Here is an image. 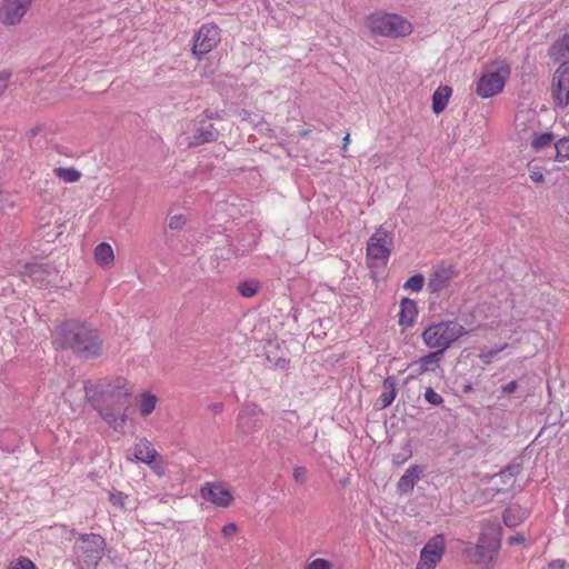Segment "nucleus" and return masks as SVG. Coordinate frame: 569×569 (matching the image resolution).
<instances>
[{
	"label": "nucleus",
	"instance_id": "423d86ee",
	"mask_svg": "<svg viewBox=\"0 0 569 569\" xmlns=\"http://www.w3.org/2000/svg\"><path fill=\"white\" fill-rule=\"evenodd\" d=\"M510 73V66L503 60L487 64L477 82L476 93L482 99L497 96L503 90Z\"/></svg>",
	"mask_w": 569,
	"mask_h": 569
},
{
	"label": "nucleus",
	"instance_id": "f3484780",
	"mask_svg": "<svg viewBox=\"0 0 569 569\" xmlns=\"http://www.w3.org/2000/svg\"><path fill=\"white\" fill-rule=\"evenodd\" d=\"M422 475V467L418 465L410 466L397 483L398 492L401 495L410 493L413 490L415 485L421 479Z\"/></svg>",
	"mask_w": 569,
	"mask_h": 569
},
{
	"label": "nucleus",
	"instance_id": "f257e3e1",
	"mask_svg": "<svg viewBox=\"0 0 569 569\" xmlns=\"http://www.w3.org/2000/svg\"><path fill=\"white\" fill-rule=\"evenodd\" d=\"M126 385L124 378H117L114 381L101 379L97 382H84L86 399L114 431H121L127 421L131 393Z\"/></svg>",
	"mask_w": 569,
	"mask_h": 569
},
{
	"label": "nucleus",
	"instance_id": "5701e85b",
	"mask_svg": "<svg viewBox=\"0 0 569 569\" xmlns=\"http://www.w3.org/2000/svg\"><path fill=\"white\" fill-rule=\"evenodd\" d=\"M451 93L452 89L449 86H440L436 89L432 94V111L436 114L441 113L446 109Z\"/></svg>",
	"mask_w": 569,
	"mask_h": 569
},
{
	"label": "nucleus",
	"instance_id": "0eeeda50",
	"mask_svg": "<svg viewBox=\"0 0 569 569\" xmlns=\"http://www.w3.org/2000/svg\"><path fill=\"white\" fill-rule=\"evenodd\" d=\"M367 27L377 36L399 38L411 33L409 21L393 13H372L368 17Z\"/></svg>",
	"mask_w": 569,
	"mask_h": 569
},
{
	"label": "nucleus",
	"instance_id": "412c9836",
	"mask_svg": "<svg viewBox=\"0 0 569 569\" xmlns=\"http://www.w3.org/2000/svg\"><path fill=\"white\" fill-rule=\"evenodd\" d=\"M417 313L416 301L409 298H402L400 302L399 323L407 327L412 326Z\"/></svg>",
	"mask_w": 569,
	"mask_h": 569
},
{
	"label": "nucleus",
	"instance_id": "39448f33",
	"mask_svg": "<svg viewBox=\"0 0 569 569\" xmlns=\"http://www.w3.org/2000/svg\"><path fill=\"white\" fill-rule=\"evenodd\" d=\"M466 328L457 321H440L428 326L422 332V340L430 349L443 352L459 338L467 335Z\"/></svg>",
	"mask_w": 569,
	"mask_h": 569
},
{
	"label": "nucleus",
	"instance_id": "c03bdc74",
	"mask_svg": "<svg viewBox=\"0 0 569 569\" xmlns=\"http://www.w3.org/2000/svg\"><path fill=\"white\" fill-rule=\"evenodd\" d=\"M566 567V561L562 559H556L548 563L547 569H563Z\"/></svg>",
	"mask_w": 569,
	"mask_h": 569
},
{
	"label": "nucleus",
	"instance_id": "c85d7f7f",
	"mask_svg": "<svg viewBox=\"0 0 569 569\" xmlns=\"http://www.w3.org/2000/svg\"><path fill=\"white\" fill-rule=\"evenodd\" d=\"M53 172L58 178L68 183L77 182L81 178V172L74 168L59 167Z\"/></svg>",
	"mask_w": 569,
	"mask_h": 569
},
{
	"label": "nucleus",
	"instance_id": "bb28decb",
	"mask_svg": "<svg viewBox=\"0 0 569 569\" xmlns=\"http://www.w3.org/2000/svg\"><path fill=\"white\" fill-rule=\"evenodd\" d=\"M113 250L107 242L99 243L94 249V259L101 267H106L113 261Z\"/></svg>",
	"mask_w": 569,
	"mask_h": 569
},
{
	"label": "nucleus",
	"instance_id": "a18cd8bd",
	"mask_svg": "<svg viewBox=\"0 0 569 569\" xmlns=\"http://www.w3.org/2000/svg\"><path fill=\"white\" fill-rule=\"evenodd\" d=\"M518 388L517 381H510L506 386L502 387L503 395H510Z\"/></svg>",
	"mask_w": 569,
	"mask_h": 569
},
{
	"label": "nucleus",
	"instance_id": "a211bd4d",
	"mask_svg": "<svg viewBox=\"0 0 569 569\" xmlns=\"http://www.w3.org/2000/svg\"><path fill=\"white\" fill-rule=\"evenodd\" d=\"M397 396V379L392 376H388L382 382V392L379 396L376 407L378 409H385L389 407Z\"/></svg>",
	"mask_w": 569,
	"mask_h": 569
},
{
	"label": "nucleus",
	"instance_id": "dca6fc26",
	"mask_svg": "<svg viewBox=\"0 0 569 569\" xmlns=\"http://www.w3.org/2000/svg\"><path fill=\"white\" fill-rule=\"evenodd\" d=\"M456 274L455 267L451 264L437 266L429 279L428 289L436 293L445 289Z\"/></svg>",
	"mask_w": 569,
	"mask_h": 569
},
{
	"label": "nucleus",
	"instance_id": "473e14b6",
	"mask_svg": "<svg viewBox=\"0 0 569 569\" xmlns=\"http://www.w3.org/2000/svg\"><path fill=\"white\" fill-rule=\"evenodd\" d=\"M425 278L422 274L417 273L410 277L403 284L405 289H409L412 291H420L423 288Z\"/></svg>",
	"mask_w": 569,
	"mask_h": 569
},
{
	"label": "nucleus",
	"instance_id": "7c9ffc66",
	"mask_svg": "<svg viewBox=\"0 0 569 569\" xmlns=\"http://www.w3.org/2000/svg\"><path fill=\"white\" fill-rule=\"evenodd\" d=\"M556 148V159L558 161H563L566 159H569V137H563L559 139L555 143Z\"/></svg>",
	"mask_w": 569,
	"mask_h": 569
},
{
	"label": "nucleus",
	"instance_id": "3c124183",
	"mask_svg": "<svg viewBox=\"0 0 569 569\" xmlns=\"http://www.w3.org/2000/svg\"><path fill=\"white\" fill-rule=\"evenodd\" d=\"M349 140H350V136L346 134V137L343 138V144H342V148H341L343 151L347 149Z\"/></svg>",
	"mask_w": 569,
	"mask_h": 569
},
{
	"label": "nucleus",
	"instance_id": "20e7f679",
	"mask_svg": "<svg viewBox=\"0 0 569 569\" xmlns=\"http://www.w3.org/2000/svg\"><path fill=\"white\" fill-rule=\"evenodd\" d=\"M106 546V539L99 533H78L72 547L73 563L79 569H97Z\"/></svg>",
	"mask_w": 569,
	"mask_h": 569
},
{
	"label": "nucleus",
	"instance_id": "4468645a",
	"mask_svg": "<svg viewBox=\"0 0 569 569\" xmlns=\"http://www.w3.org/2000/svg\"><path fill=\"white\" fill-rule=\"evenodd\" d=\"M200 496L219 508H227L231 505L233 496L221 482H206L200 488Z\"/></svg>",
	"mask_w": 569,
	"mask_h": 569
},
{
	"label": "nucleus",
	"instance_id": "a19ab883",
	"mask_svg": "<svg viewBox=\"0 0 569 569\" xmlns=\"http://www.w3.org/2000/svg\"><path fill=\"white\" fill-rule=\"evenodd\" d=\"M11 73L8 71L0 72V96L4 93L9 86Z\"/></svg>",
	"mask_w": 569,
	"mask_h": 569
},
{
	"label": "nucleus",
	"instance_id": "ddd939ff",
	"mask_svg": "<svg viewBox=\"0 0 569 569\" xmlns=\"http://www.w3.org/2000/svg\"><path fill=\"white\" fill-rule=\"evenodd\" d=\"M33 0H3L0 9V21L7 26H16L24 17Z\"/></svg>",
	"mask_w": 569,
	"mask_h": 569
},
{
	"label": "nucleus",
	"instance_id": "e433bc0d",
	"mask_svg": "<svg viewBox=\"0 0 569 569\" xmlns=\"http://www.w3.org/2000/svg\"><path fill=\"white\" fill-rule=\"evenodd\" d=\"M425 399L433 406H440L443 403V398L430 387L425 391Z\"/></svg>",
	"mask_w": 569,
	"mask_h": 569
},
{
	"label": "nucleus",
	"instance_id": "49530a36",
	"mask_svg": "<svg viewBox=\"0 0 569 569\" xmlns=\"http://www.w3.org/2000/svg\"><path fill=\"white\" fill-rule=\"evenodd\" d=\"M530 179L533 182L540 183L543 181V173L539 170H533L530 172Z\"/></svg>",
	"mask_w": 569,
	"mask_h": 569
},
{
	"label": "nucleus",
	"instance_id": "1a4fd4ad",
	"mask_svg": "<svg viewBox=\"0 0 569 569\" xmlns=\"http://www.w3.org/2000/svg\"><path fill=\"white\" fill-rule=\"evenodd\" d=\"M446 550V539L442 533L431 537L420 551L416 569H435L441 561Z\"/></svg>",
	"mask_w": 569,
	"mask_h": 569
},
{
	"label": "nucleus",
	"instance_id": "603ef678",
	"mask_svg": "<svg viewBox=\"0 0 569 569\" xmlns=\"http://www.w3.org/2000/svg\"><path fill=\"white\" fill-rule=\"evenodd\" d=\"M221 409H222V405L221 403L212 405V410L213 411L219 412V411H221Z\"/></svg>",
	"mask_w": 569,
	"mask_h": 569
},
{
	"label": "nucleus",
	"instance_id": "6ab92c4d",
	"mask_svg": "<svg viewBox=\"0 0 569 569\" xmlns=\"http://www.w3.org/2000/svg\"><path fill=\"white\" fill-rule=\"evenodd\" d=\"M133 457L136 461L150 466L158 457V452L148 440H141L133 447Z\"/></svg>",
	"mask_w": 569,
	"mask_h": 569
},
{
	"label": "nucleus",
	"instance_id": "aec40b11",
	"mask_svg": "<svg viewBox=\"0 0 569 569\" xmlns=\"http://www.w3.org/2000/svg\"><path fill=\"white\" fill-rule=\"evenodd\" d=\"M218 131L212 124L198 128L190 138L189 147H198L204 143L213 142L218 139Z\"/></svg>",
	"mask_w": 569,
	"mask_h": 569
},
{
	"label": "nucleus",
	"instance_id": "8fccbe9b",
	"mask_svg": "<svg viewBox=\"0 0 569 569\" xmlns=\"http://www.w3.org/2000/svg\"><path fill=\"white\" fill-rule=\"evenodd\" d=\"M204 116H206L208 119L218 118V113H217V112L209 111V110H206V111H204Z\"/></svg>",
	"mask_w": 569,
	"mask_h": 569
},
{
	"label": "nucleus",
	"instance_id": "37998d69",
	"mask_svg": "<svg viewBox=\"0 0 569 569\" xmlns=\"http://www.w3.org/2000/svg\"><path fill=\"white\" fill-rule=\"evenodd\" d=\"M410 457H411V449H410V442L408 441L406 443V455L402 458L398 457V456H395L393 457V462L395 463H402V462H405Z\"/></svg>",
	"mask_w": 569,
	"mask_h": 569
},
{
	"label": "nucleus",
	"instance_id": "79ce46f5",
	"mask_svg": "<svg viewBox=\"0 0 569 569\" xmlns=\"http://www.w3.org/2000/svg\"><path fill=\"white\" fill-rule=\"evenodd\" d=\"M221 532L224 538H231L237 532V526L234 523H227L222 527Z\"/></svg>",
	"mask_w": 569,
	"mask_h": 569
},
{
	"label": "nucleus",
	"instance_id": "b1692460",
	"mask_svg": "<svg viewBox=\"0 0 569 569\" xmlns=\"http://www.w3.org/2000/svg\"><path fill=\"white\" fill-rule=\"evenodd\" d=\"M527 517L528 511L517 506L505 509L502 515L503 523L509 528L519 526Z\"/></svg>",
	"mask_w": 569,
	"mask_h": 569
},
{
	"label": "nucleus",
	"instance_id": "f03ea898",
	"mask_svg": "<svg viewBox=\"0 0 569 569\" xmlns=\"http://www.w3.org/2000/svg\"><path fill=\"white\" fill-rule=\"evenodd\" d=\"M53 343L58 349L70 350L86 360L100 357L103 347L99 331L91 325L77 320H69L57 327Z\"/></svg>",
	"mask_w": 569,
	"mask_h": 569
},
{
	"label": "nucleus",
	"instance_id": "2eb2a0df",
	"mask_svg": "<svg viewBox=\"0 0 569 569\" xmlns=\"http://www.w3.org/2000/svg\"><path fill=\"white\" fill-rule=\"evenodd\" d=\"M441 359V351H432L419 358L418 360L412 361L408 366L410 372L407 377V380H415L426 372L436 371Z\"/></svg>",
	"mask_w": 569,
	"mask_h": 569
},
{
	"label": "nucleus",
	"instance_id": "4c0bfd02",
	"mask_svg": "<svg viewBox=\"0 0 569 569\" xmlns=\"http://www.w3.org/2000/svg\"><path fill=\"white\" fill-rule=\"evenodd\" d=\"M9 569H37L36 565L27 557H20L16 562H12Z\"/></svg>",
	"mask_w": 569,
	"mask_h": 569
},
{
	"label": "nucleus",
	"instance_id": "f704fd0d",
	"mask_svg": "<svg viewBox=\"0 0 569 569\" xmlns=\"http://www.w3.org/2000/svg\"><path fill=\"white\" fill-rule=\"evenodd\" d=\"M507 343L496 348V349H492V350H488V351H481L480 355H479V358L481 359V361L486 365H489L492 362V360L495 359V357L501 352L502 350H505L507 348Z\"/></svg>",
	"mask_w": 569,
	"mask_h": 569
},
{
	"label": "nucleus",
	"instance_id": "4be33fe9",
	"mask_svg": "<svg viewBox=\"0 0 569 569\" xmlns=\"http://www.w3.org/2000/svg\"><path fill=\"white\" fill-rule=\"evenodd\" d=\"M22 274L29 277L34 282L43 283L49 281L50 270L48 266L41 263H27L23 267Z\"/></svg>",
	"mask_w": 569,
	"mask_h": 569
},
{
	"label": "nucleus",
	"instance_id": "f8f14e48",
	"mask_svg": "<svg viewBox=\"0 0 569 569\" xmlns=\"http://www.w3.org/2000/svg\"><path fill=\"white\" fill-rule=\"evenodd\" d=\"M262 410L256 403L243 406L237 418V429L242 435H250L261 428Z\"/></svg>",
	"mask_w": 569,
	"mask_h": 569
},
{
	"label": "nucleus",
	"instance_id": "864d4df0",
	"mask_svg": "<svg viewBox=\"0 0 569 569\" xmlns=\"http://www.w3.org/2000/svg\"><path fill=\"white\" fill-rule=\"evenodd\" d=\"M471 390H472L471 385H466V386L463 387V392H465V393H468V392H470Z\"/></svg>",
	"mask_w": 569,
	"mask_h": 569
},
{
	"label": "nucleus",
	"instance_id": "7ed1b4c3",
	"mask_svg": "<svg viewBox=\"0 0 569 569\" xmlns=\"http://www.w3.org/2000/svg\"><path fill=\"white\" fill-rule=\"evenodd\" d=\"M502 528L497 520L482 523L481 532L476 545L468 543L465 553L470 562L481 569H492L501 547Z\"/></svg>",
	"mask_w": 569,
	"mask_h": 569
},
{
	"label": "nucleus",
	"instance_id": "de8ad7c7",
	"mask_svg": "<svg viewBox=\"0 0 569 569\" xmlns=\"http://www.w3.org/2000/svg\"><path fill=\"white\" fill-rule=\"evenodd\" d=\"M522 542H525V536L522 533H518L508 539V543L511 546L522 543Z\"/></svg>",
	"mask_w": 569,
	"mask_h": 569
},
{
	"label": "nucleus",
	"instance_id": "a878e982",
	"mask_svg": "<svg viewBox=\"0 0 569 569\" xmlns=\"http://www.w3.org/2000/svg\"><path fill=\"white\" fill-rule=\"evenodd\" d=\"M520 472V466L519 465H510L506 467L503 470H501L497 477L500 479V481L506 486L502 488H497V492H505L515 483L516 476Z\"/></svg>",
	"mask_w": 569,
	"mask_h": 569
},
{
	"label": "nucleus",
	"instance_id": "9b49d317",
	"mask_svg": "<svg viewBox=\"0 0 569 569\" xmlns=\"http://www.w3.org/2000/svg\"><path fill=\"white\" fill-rule=\"evenodd\" d=\"M552 99L558 108L569 104V67L560 64L552 77Z\"/></svg>",
	"mask_w": 569,
	"mask_h": 569
},
{
	"label": "nucleus",
	"instance_id": "393cba45",
	"mask_svg": "<svg viewBox=\"0 0 569 569\" xmlns=\"http://www.w3.org/2000/svg\"><path fill=\"white\" fill-rule=\"evenodd\" d=\"M569 52V34L563 36L560 40L555 42L550 48V57L561 64L567 66Z\"/></svg>",
	"mask_w": 569,
	"mask_h": 569
},
{
	"label": "nucleus",
	"instance_id": "2f4dec72",
	"mask_svg": "<svg viewBox=\"0 0 569 569\" xmlns=\"http://www.w3.org/2000/svg\"><path fill=\"white\" fill-rule=\"evenodd\" d=\"M553 134L550 132H543L535 137L531 142L532 149L539 151L552 142Z\"/></svg>",
	"mask_w": 569,
	"mask_h": 569
},
{
	"label": "nucleus",
	"instance_id": "6e6552de",
	"mask_svg": "<svg viewBox=\"0 0 569 569\" xmlns=\"http://www.w3.org/2000/svg\"><path fill=\"white\" fill-rule=\"evenodd\" d=\"M220 29L214 23H206L200 27L193 37L192 53L201 59L212 51L220 42Z\"/></svg>",
	"mask_w": 569,
	"mask_h": 569
},
{
	"label": "nucleus",
	"instance_id": "c756f323",
	"mask_svg": "<svg viewBox=\"0 0 569 569\" xmlns=\"http://www.w3.org/2000/svg\"><path fill=\"white\" fill-rule=\"evenodd\" d=\"M259 282L256 280H247L238 286V292L244 298L253 297L259 289Z\"/></svg>",
	"mask_w": 569,
	"mask_h": 569
},
{
	"label": "nucleus",
	"instance_id": "9d476101",
	"mask_svg": "<svg viewBox=\"0 0 569 569\" xmlns=\"http://www.w3.org/2000/svg\"><path fill=\"white\" fill-rule=\"evenodd\" d=\"M393 239L385 228H378L367 242V258L386 261L392 250Z\"/></svg>",
	"mask_w": 569,
	"mask_h": 569
},
{
	"label": "nucleus",
	"instance_id": "c9c22d12",
	"mask_svg": "<svg viewBox=\"0 0 569 569\" xmlns=\"http://www.w3.org/2000/svg\"><path fill=\"white\" fill-rule=\"evenodd\" d=\"M128 496L121 491H111L109 492V501L118 508H123L126 505V500Z\"/></svg>",
	"mask_w": 569,
	"mask_h": 569
},
{
	"label": "nucleus",
	"instance_id": "09e8293b",
	"mask_svg": "<svg viewBox=\"0 0 569 569\" xmlns=\"http://www.w3.org/2000/svg\"><path fill=\"white\" fill-rule=\"evenodd\" d=\"M288 365H289V360H288V359H286V358H278V359L274 361V363H273L274 368H279V369H282V370H283V369H287V368H288Z\"/></svg>",
	"mask_w": 569,
	"mask_h": 569
},
{
	"label": "nucleus",
	"instance_id": "58836bf2",
	"mask_svg": "<svg viewBox=\"0 0 569 569\" xmlns=\"http://www.w3.org/2000/svg\"><path fill=\"white\" fill-rule=\"evenodd\" d=\"M292 477L297 483H305L307 480V469L300 466L295 467Z\"/></svg>",
	"mask_w": 569,
	"mask_h": 569
},
{
	"label": "nucleus",
	"instance_id": "ea45409f",
	"mask_svg": "<svg viewBox=\"0 0 569 569\" xmlns=\"http://www.w3.org/2000/svg\"><path fill=\"white\" fill-rule=\"evenodd\" d=\"M330 568H331V563L328 560L322 559V558L312 560L306 567V569H330Z\"/></svg>",
	"mask_w": 569,
	"mask_h": 569
},
{
	"label": "nucleus",
	"instance_id": "72a5a7b5",
	"mask_svg": "<svg viewBox=\"0 0 569 569\" xmlns=\"http://www.w3.org/2000/svg\"><path fill=\"white\" fill-rule=\"evenodd\" d=\"M187 223V216L179 213L169 217L168 227L172 231H180Z\"/></svg>",
	"mask_w": 569,
	"mask_h": 569
},
{
	"label": "nucleus",
	"instance_id": "cd10ccee",
	"mask_svg": "<svg viewBox=\"0 0 569 569\" xmlns=\"http://www.w3.org/2000/svg\"><path fill=\"white\" fill-rule=\"evenodd\" d=\"M158 399L150 392H143L139 399V411L142 417H148L157 406Z\"/></svg>",
	"mask_w": 569,
	"mask_h": 569
}]
</instances>
